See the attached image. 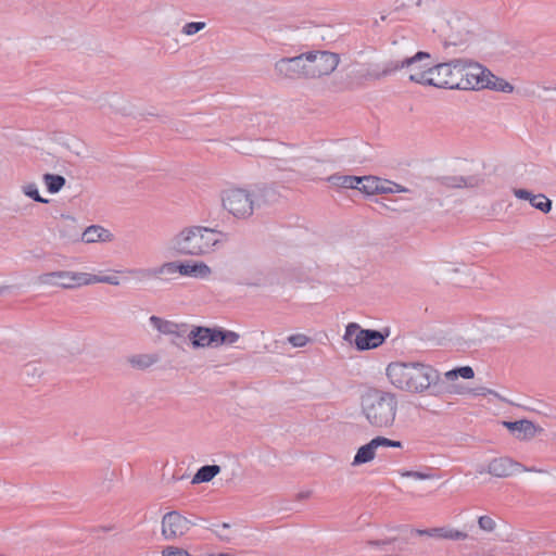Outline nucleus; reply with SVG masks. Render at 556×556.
Wrapping results in <instances>:
<instances>
[{"label": "nucleus", "mask_w": 556, "mask_h": 556, "mask_svg": "<svg viewBox=\"0 0 556 556\" xmlns=\"http://www.w3.org/2000/svg\"><path fill=\"white\" fill-rule=\"evenodd\" d=\"M386 375L395 389L414 394L435 388L440 381L439 371L420 362H392L388 365Z\"/></svg>", "instance_id": "nucleus-1"}, {"label": "nucleus", "mask_w": 556, "mask_h": 556, "mask_svg": "<svg viewBox=\"0 0 556 556\" xmlns=\"http://www.w3.org/2000/svg\"><path fill=\"white\" fill-rule=\"evenodd\" d=\"M222 231L201 226L182 227L167 242V249L176 255L206 256L220 243Z\"/></svg>", "instance_id": "nucleus-2"}, {"label": "nucleus", "mask_w": 556, "mask_h": 556, "mask_svg": "<svg viewBox=\"0 0 556 556\" xmlns=\"http://www.w3.org/2000/svg\"><path fill=\"white\" fill-rule=\"evenodd\" d=\"M361 414L375 429H390L395 425L399 401L396 394L379 389H370L359 400Z\"/></svg>", "instance_id": "nucleus-3"}, {"label": "nucleus", "mask_w": 556, "mask_h": 556, "mask_svg": "<svg viewBox=\"0 0 556 556\" xmlns=\"http://www.w3.org/2000/svg\"><path fill=\"white\" fill-rule=\"evenodd\" d=\"M265 189L229 187L220 192L223 210L237 219L250 218L261 207Z\"/></svg>", "instance_id": "nucleus-4"}, {"label": "nucleus", "mask_w": 556, "mask_h": 556, "mask_svg": "<svg viewBox=\"0 0 556 556\" xmlns=\"http://www.w3.org/2000/svg\"><path fill=\"white\" fill-rule=\"evenodd\" d=\"M431 63V55L428 52L418 51L414 55L406 56L403 60L387 62L381 71L378 68L369 70L364 76L370 79H380L396 71L405 70L410 81L422 85L425 81L424 78L427 76L426 72L429 70Z\"/></svg>", "instance_id": "nucleus-5"}, {"label": "nucleus", "mask_w": 556, "mask_h": 556, "mask_svg": "<svg viewBox=\"0 0 556 556\" xmlns=\"http://www.w3.org/2000/svg\"><path fill=\"white\" fill-rule=\"evenodd\" d=\"M446 88L473 90L483 86L484 67L466 59H455L445 63Z\"/></svg>", "instance_id": "nucleus-6"}, {"label": "nucleus", "mask_w": 556, "mask_h": 556, "mask_svg": "<svg viewBox=\"0 0 556 556\" xmlns=\"http://www.w3.org/2000/svg\"><path fill=\"white\" fill-rule=\"evenodd\" d=\"M306 58L308 79H317L330 75L340 63L338 53L325 50L307 51Z\"/></svg>", "instance_id": "nucleus-7"}, {"label": "nucleus", "mask_w": 556, "mask_h": 556, "mask_svg": "<svg viewBox=\"0 0 556 556\" xmlns=\"http://www.w3.org/2000/svg\"><path fill=\"white\" fill-rule=\"evenodd\" d=\"M35 283L42 287H59L62 289L88 286L87 273L71 270H55L41 274L36 277Z\"/></svg>", "instance_id": "nucleus-8"}, {"label": "nucleus", "mask_w": 556, "mask_h": 556, "mask_svg": "<svg viewBox=\"0 0 556 556\" xmlns=\"http://www.w3.org/2000/svg\"><path fill=\"white\" fill-rule=\"evenodd\" d=\"M343 339L350 343H354L359 351L371 350L380 346L384 340L378 330L362 329L358 324L350 323L345 328Z\"/></svg>", "instance_id": "nucleus-9"}, {"label": "nucleus", "mask_w": 556, "mask_h": 556, "mask_svg": "<svg viewBox=\"0 0 556 556\" xmlns=\"http://www.w3.org/2000/svg\"><path fill=\"white\" fill-rule=\"evenodd\" d=\"M306 52L291 58H281L274 64V72L281 79H308Z\"/></svg>", "instance_id": "nucleus-10"}, {"label": "nucleus", "mask_w": 556, "mask_h": 556, "mask_svg": "<svg viewBox=\"0 0 556 556\" xmlns=\"http://www.w3.org/2000/svg\"><path fill=\"white\" fill-rule=\"evenodd\" d=\"M193 526L195 523L178 510H172L162 517L161 533L165 540L173 541L186 535Z\"/></svg>", "instance_id": "nucleus-11"}, {"label": "nucleus", "mask_w": 556, "mask_h": 556, "mask_svg": "<svg viewBox=\"0 0 556 556\" xmlns=\"http://www.w3.org/2000/svg\"><path fill=\"white\" fill-rule=\"evenodd\" d=\"M526 471L543 472L542 469L528 468L507 456L495 457L489 462L485 469L482 467L478 469L479 473L488 472L496 478H508L515 473Z\"/></svg>", "instance_id": "nucleus-12"}, {"label": "nucleus", "mask_w": 556, "mask_h": 556, "mask_svg": "<svg viewBox=\"0 0 556 556\" xmlns=\"http://www.w3.org/2000/svg\"><path fill=\"white\" fill-rule=\"evenodd\" d=\"M217 328H207L202 326H194L186 334L191 342L193 349L217 348Z\"/></svg>", "instance_id": "nucleus-13"}, {"label": "nucleus", "mask_w": 556, "mask_h": 556, "mask_svg": "<svg viewBox=\"0 0 556 556\" xmlns=\"http://www.w3.org/2000/svg\"><path fill=\"white\" fill-rule=\"evenodd\" d=\"M149 323L161 334L186 338L188 330V326L186 324H178L155 315L150 316Z\"/></svg>", "instance_id": "nucleus-14"}, {"label": "nucleus", "mask_w": 556, "mask_h": 556, "mask_svg": "<svg viewBox=\"0 0 556 556\" xmlns=\"http://www.w3.org/2000/svg\"><path fill=\"white\" fill-rule=\"evenodd\" d=\"M503 426L507 428L511 433L516 434L519 440H531L538 433H541L543 429L528 419H521L516 421H503Z\"/></svg>", "instance_id": "nucleus-15"}, {"label": "nucleus", "mask_w": 556, "mask_h": 556, "mask_svg": "<svg viewBox=\"0 0 556 556\" xmlns=\"http://www.w3.org/2000/svg\"><path fill=\"white\" fill-rule=\"evenodd\" d=\"M182 262H166L155 269H126L125 273L136 278H149L156 275L180 274Z\"/></svg>", "instance_id": "nucleus-16"}, {"label": "nucleus", "mask_w": 556, "mask_h": 556, "mask_svg": "<svg viewBox=\"0 0 556 556\" xmlns=\"http://www.w3.org/2000/svg\"><path fill=\"white\" fill-rule=\"evenodd\" d=\"M425 81L422 85L433 86L438 88H446V65L445 63L430 64L429 70L426 72Z\"/></svg>", "instance_id": "nucleus-17"}, {"label": "nucleus", "mask_w": 556, "mask_h": 556, "mask_svg": "<svg viewBox=\"0 0 556 556\" xmlns=\"http://www.w3.org/2000/svg\"><path fill=\"white\" fill-rule=\"evenodd\" d=\"M211 274H212L211 267L207 266L203 262H193V263L182 262L181 263V270H180L181 276L205 279V278L210 277Z\"/></svg>", "instance_id": "nucleus-18"}, {"label": "nucleus", "mask_w": 556, "mask_h": 556, "mask_svg": "<svg viewBox=\"0 0 556 556\" xmlns=\"http://www.w3.org/2000/svg\"><path fill=\"white\" fill-rule=\"evenodd\" d=\"M483 77V86L481 89L489 88L495 91L507 92L510 93L514 91V86L507 80L496 77L489 70L484 67V73L481 75Z\"/></svg>", "instance_id": "nucleus-19"}, {"label": "nucleus", "mask_w": 556, "mask_h": 556, "mask_svg": "<svg viewBox=\"0 0 556 556\" xmlns=\"http://www.w3.org/2000/svg\"><path fill=\"white\" fill-rule=\"evenodd\" d=\"M81 240L86 243L106 242L112 240V233L101 226H90L81 233Z\"/></svg>", "instance_id": "nucleus-20"}, {"label": "nucleus", "mask_w": 556, "mask_h": 556, "mask_svg": "<svg viewBox=\"0 0 556 556\" xmlns=\"http://www.w3.org/2000/svg\"><path fill=\"white\" fill-rule=\"evenodd\" d=\"M286 283V277L283 275V270L280 268H274L267 270L262 277L257 278V280L253 283L256 287H271V286H281Z\"/></svg>", "instance_id": "nucleus-21"}, {"label": "nucleus", "mask_w": 556, "mask_h": 556, "mask_svg": "<svg viewBox=\"0 0 556 556\" xmlns=\"http://www.w3.org/2000/svg\"><path fill=\"white\" fill-rule=\"evenodd\" d=\"M444 186L448 188H475L481 182L478 176H447L442 179Z\"/></svg>", "instance_id": "nucleus-22"}, {"label": "nucleus", "mask_w": 556, "mask_h": 556, "mask_svg": "<svg viewBox=\"0 0 556 556\" xmlns=\"http://www.w3.org/2000/svg\"><path fill=\"white\" fill-rule=\"evenodd\" d=\"M109 104L115 113L124 116H129L134 112L132 103L129 100L117 94H113L110 97Z\"/></svg>", "instance_id": "nucleus-23"}, {"label": "nucleus", "mask_w": 556, "mask_h": 556, "mask_svg": "<svg viewBox=\"0 0 556 556\" xmlns=\"http://www.w3.org/2000/svg\"><path fill=\"white\" fill-rule=\"evenodd\" d=\"M375 457H376V450L372 447L371 443L368 442V443L362 445L357 450L351 465L353 467H357V466L370 463L371 460L375 459Z\"/></svg>", "instance_id": "nucleus-24"}, {"label": "nucleus", "mask_w": 556, "mask_h": 556, "mask_svg": "<svg viewBox=\"0 0 556 556\" xmlns=\"http://www.w3.org/2000/svg\"><path fill=\"white\" fill-rule=\"evenodd\" d=\"M128 364L137 369H147L159 362L155 354H135L127 358Z\"/></svg>", "instance_id": "nucleus-25"}, {"label": "nucleus", "mask_w": 556, "mask_h": 556, "mask_svg": "<svg viewBox=\"0 0 556 556\" xmlns=\"http://www.w3.org/2000/svg\"><path fill=\"white\" fill-rule=\"evenodd\" d=\"M59 231L60 236L67 241H77L80 233L75 220L71 217H65L63 219Z\"/></svg>", "instance_id": "nucleus-26"}, {"label": "nucleus", "mask_w": 556, "mask_h": 556, "mask_svg": "<svg viewBox=\"0 0 556 556\" xmlns=\"http://www.w3.org/2000/svg\"><path fill=\"white\" fill-rule=\"evenodd\" d=\"M220 472L218 465H205L198 469L192 478V483H202L211 481L215 476Z\"/></svg>", "instance_id": "nucleus-27"}, {"label": "nucleus", "mask_w": 556, "mask_h": 556, "mask_svg": "<svg viewBox=\"0 0 556 556\" xmlns=\"http://www.w3.org/2000/svg\"><path fill=\"white\" fill-rule=\"evenodd\" d=\"M330 182L337 186H341L343 188H359L361 178L357 176H348V175H333L328 178Z\"/></svg>", "instance_id": "nucleus-28"}, {"label": "nucleus", "mask_w": 556, "mask_h": 556, "mask_svg": "<svg viewBox=\"0 0 556 556\" xmlns=\"http://www.w3.org/2000/svg\"><path fill=\"white\" fill-rule=\"evenodd\" d=\"M42 180L48 189L49 192L51 193H56L59 192L64 186H65V178L61 175H55V174H45L42 176Z\"/></svg>", "instance_id": "nucleus-29"}, {"label": "nucleus", "mask_w": 556, "mask_h": 556, "mask_svg": "<svg viewBox=\"0 0 556 556\" xmlns=\"http://www.w3.org/2000/svg\"><path fill=\"white\" fill-rule=\"evenodd\" d=\"M361 184L358 190L367 193V194H375L377 193L378 186L380 184V178L375 176H364L359 177Z\"/></svg>", "instance_id": "nucleus-30"}, {"label": "nucleus", "mask_w": 556, "mask_h": 556, "mask_svg": "<svg viewBox=\"0 0 556 556\" xmlns=\"http://www.w3.org/2000/svg\"><path fill=\"white\" fill-rule=\"evenodd\" d=\"M458 377L471 379L475 377V371L470 366H463L445 372V378L448 381H454Z\"/></svg>", "instance_id": "nucleus-31"}, {"label": "nucleus", "mask_w": 556, "mask_h": 556, "mask_svg": "<svg viewBox=\"0 0 556 556\" xmlns=\"http://www.w3.org/2000/svg\"><path fill=\"white\" fill-rule=\"evenodd\" d=\"M87 282L88 286L93 283H108L112 286H119L121 280L116 275L100 276L87 273Z\"/></svg>", "instance_id": "nucleus-32"}, {"label": "nucleus", "mask_w": 556, "mask_h": 556, "mask_svg": "<svg viewBox=\"0 0 556 556\" xmlns=\"http://www.w3.org/2000/svg\"><path fill=\"white\" fill-rule=\"evenodd\" d=\"M216 334H217V346H219L222 344H233L240 338V336L237 332L231 331V330H224L220 328H217Z\"/></svg>", "instance_id": "nucleus-33"}, {"label": "nucleus", "mask_w": 556, "mask_h": 556, "mask_svg": "<svg viewBox=\"0 0 556 556\" xmlns=\"http://www.w3.org/2000/svg\"><path fill=\"white\" fill-rule=\"evenodd\" d=\"M530 204L543 213H547L552 208V201L542 193L532 197Z\"/></svg>", "instance_id": "nucleus-34"}, {"label": "nucleus", "mask_w": 556, "mask_h": 556, "mask_svg": "<svg viewBox=\"0 0 556 556\" xmlns=\"http://www.w3.org/2000/svg\"><path fill=\"white\" fill-rule=\"evenodd\" d=\"M369 442L371 443L372 447L376 451L379 447H395V448L402 447L401 441L391 440V439L380 437V435L371 439Z\"/></svg>", "instance_id": "nucleus-35"}, {"label": "nucleus", "mask_w": 556, "mask_h": 556, "mask_svg": "<svg viewBox=\"0 0 556 556\" xmlns=\"http://www.w3.org/2000/svg\"><path fill=\"white\" fill-rule=\"evenodd\" d=\"M408 190L393 181L380 179L377 193L407 192Z\"/></svg>", "instance_id": "nucleus-36"}, {"label": "nucleus", "mask_w": 556, "mask_h": 556, "mask_svg": "<svg viewBox=\"0 0 556 556\" xmlns=\"http://www.w3.org/2000/svg\"><path fill=\"white\" fill-rule=\"evenodd\" d=\"M22 191L23 193L28 197V198H31L34 201L36 202H39V203H48V200L47 199H43L40 194H39V191H38V188H37V185L35 182H29V184H26L24 186H22Z\"/></svg>", "instance_id": "nucleus-37"}, {"label": "nucleus", "mask_w": 556, "mask_h": 556, "mask_svg": "<svg viewBox=\"0 0 556 556\" xmlns=\"http://www.w3.org/2000/svg\"><path fill=\"white\" fill-rule=\"evenodd\" d=\"M206 28L205 22H189L186 23L181 28V34L190 37L194 36L195 34L200 33L201 30Z\"/></svg>", "instance_id": "nucleus-38"}, {"label": "nucleus", "mask_w": 556, "mask_h": 556, "mask_svg": "<svg viewBox=\"0 0 556 556\" xmlns=\"http://www.w3.org/2000/svg\"><path fill=\"white\" fill-rule=\"evenodd\" d=\"M468 538V534L466 532L455 530L452 528H442V534L441 539L446 540H466Z\"/></svg>", "instance_id": "nucleus-39"}, {"label": "nucleus", "mask_w": 556, "mask_h": 556, "mask_svg": "<svg viewBox=\"0 0 556 556\" xmlns=\"http://www.w3.org/2000/svg\"><path fill=\"white\" fill-rule=\"evenodd\" d=\"M309 341H311V339L306 334H303V333L291 334L288 337V342L294 348H303Z\"/></svg>", "instance_id": "nucleus-40"}, {"label": "nucleus", "mask_w": 556, "mask_h": 556, "mask_svg": "<svg viewBox=\"0 0 556 556\" xmlns=\"http://www.w3.org/2000/svg\"><path fill=\"white\" fill-rule=\"evenodd\" d=\"M479 528L486 532H493L496 528V522L490 516H481L478 519Z\"/></svg>", "instance_id": "nucleus-41"}, {"label": "nucleus", "mask_w": 556, "mask_h": 556, "mask_svg": "<svg viewBox=\"0 0 556 556\" xmlns=\"http://www.w3.org/2000/svg\"><path fill=\"white\" fill-rule=\"evenodd\" d=\"M162 556H192L186 549L178 546H166L162 551Z\"/></svg>", "instance_id": "nucleus-42"}, {"label": "nucleus", "mask_w": 556, "mask_h": 556, "mask_svg": "<svg viewBox=\"0 0 556 556\" xmlns=\"http://www.w3.org/2000/svg\"><path fill=\"white\" fill-rule=\"evenodd\" d=\"M414 531L418 535H426L430 538H441L442 534V528L416 529Z\"/></svg>", "instance_id": "nucleus-43"}, {"label": "nucleus", "mask_w": 556, "mask_h": 556, "mask_svg": "<svg viewBox=\"0 0 556 556\" xmlns=\"http://www.w3.org/2000/svg\"><path fill=\"white\" fill-rule=\"evenodd\" d=\"M402 477L405 478H414L416 480H428L431 479V476L429 473L420 472V471H413V470H406L401 473Z\"/></svg>", "instance_id": "nucleus-44"}, {"label": "nucleus", "mask_w": 556, "mask_h": 556, "mask_svg": "<svg viewBox=\"0 0 556 556\" xmlns=\"http://www.w3.org/2000/svg\"><path fill=\"white\" fill-rule=\"evenodd\" d=\"M471 393L475 396H485V395H497L495 391L485 388V387H478L471 390Z\"/></svg>", "instance_id": "nucleus-45"}, {"label": "nucleus", "mask_w": 556, "mask_h": 556, "mask_svg": "<svg viewBox=\"0 0 556 556\" xmlns=\"http://www.w3.org/2000/svg\"><path fill=\"white\" fill-rule=\"evenodd\" d=\"M514 194L516 198L520 200H527L529 202H531L532 197H535V194H532L530 191L526 189H514Z\"/></svg>", "instance_id": "nucleus-46"}, {"label": "nucleus", "mask_w": 556, "mask_h": 556, "mask_svg": "<svg viewBox=\"0 0 556 556\" xmlns=\"http://www.w3.org/2000/svg\"><path fill=\"white\" fill-rule=\"evenodd\" d=\"M443 271L446 274V275H451V274H458L460 273V268L454 264H447L444 268H443Z\"/></svg>", "instance_id": "nucleus-47"}, {"label": "nucleus", "mask_w": 556, "mask_h": 556, "mask_svg": "<svg viewBox=\"0 0 556 556\" xmlns=\"http://www.w3.org/2000/svg\"><path fill=\"white\" fill-rule=\"evenodd\" d=\"M394 540L395 539H389V540H383V541H369L368 544L371 546H383L386 544L392 543Z\"/></svg>", "instance_id": "nucleus-48"}, {"label": "nucleus", "mask_w": 556, "mask_h": 556, "mask_svg": "<svg viewBox=\"0 0 556 556\" xmlns=\"http://www.w3.org/2000/svg\"><path fill=\"white\" fill-rule=\"evenodd\" d=\"M311 494H312L311 491L300 492L298 494V498L299 500H305V498H308L311 496Z\"/></svg>", "instance_id": "nucleus-49"}, {"label": "nucleus", "mask_w": 556, "mask_h": 556, "mask_svg": "<svg viewBox=\"0 0 556 556\" xmlns=\"http://www.w3.org/2000/svg\"><path fill=\"white\" fill-rule=\"evenodd\" d=\"M169 337L172 338V339H170V343H172L173 345H175V346L180 348V344H179V342H178V340H179L180 338H177V336H169Z\"/></svg>", "instance_id": "nucleus-50"}, {"label": "nucleus", "mask_w": 556, "mask_h": 556, "mask_svg": "<svg viewBox=\"0 0 556 556\" xmlns=\"http://www.w3.org/2000/svg\"><path fill=\"white\" fill-rule=\"evenodd\" d=\"M465 41H466V38H459V39H457V40H454V41H453V45L463 43V42H465Z\"/></svg>", "instance_id": "nucleus-51"}, {"label": "nucleus", "mask_w": 556, "mask_h": 556, "mask_svg": "<svg viewBox=\"0 0 556 556\" xmlns=\"http://www.w3.org/2000/svg\"><path fill=\"white\" fill-rule=\"evenodd\" d=\"M25 368L28 370L30 368H37V366L35 364H27L25 365Z\"/></svg>", "instance_id": "nucleus-52"}, {"label": "nucleus", "mask_w": 556, "mask_h": 556, "mask_svg": "<svg viewBox=\"0 0 556 556\" xmlns=\"http://www.w3.org/2000/svg\"><path fill=\"white\" fill-rule=\"evenodd\" d=\"M554 89L556 90V85H555V88H554Z\"/></svg>", "instance_id": "nucleus-53"}, {"label": "nucleus", "mask_w": 556, "mask_h": 556, "mask_svg": "<svg viewBox=\"0 0 556 556\" xmlns=\"http://www.w3.org/2000/svg\"><path fill=\"white\" fill-rule=\"evenodd\" d=\"M0 556H3V555L0 554Z\"/></svg>", "instance_id": "nucleus-54"}]
</instances>
